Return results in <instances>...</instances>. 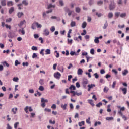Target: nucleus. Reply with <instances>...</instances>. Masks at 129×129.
Returning a JSON list of instances; mask_svg holds the SVG:
<instances>
[{
	"instance_id": "f257e3e1",
	"label": "nucleus",
	"mask_w": 129,
	"mask_h": 129,
	"mask_svg": "<svg viewBox=\"0 0 129 129\" xmlns=\"http://www.w3.org/2000/svg\"><path fill=\"white\" fill-rule=\"evenodd\" d=\"M64 11H65V15H66V14H67L68 13V16H69V17H70V16H71V15H72V13H74V11L73 10H70V9L69 8H68V7H64Z\"/></svg>"
},
{
	"instance_id": "f03ea898",
	"label": "nucleus",
	"mask_w": 129,
	"mask_h": 129,
	"mask_svg": "<svg viewBox=\"0 0 129 129\" xmlns=\"http://www.w3.org/2000/svg\"><path fill=\"white\" fill-rule=\"evenodd\" d=\"M28 109H29V111H28ZM24 111H25L26 113H28L29 111H30V112H32V111H33V109L32 108V107H29L27 106L24 108Z\"/></svg>"
},
{
	"instance_id": "7ed1b4c3",
	"label": "nucleus",
	"mask_w": 129,
	"mask_h": 129,
	"mask_svg": "<svg viewBox=\"0 0 129 129\" xmlns=\"http://www.w3.org/2000/svg\"><path fill=\"white\" fill-rule=\"evenodd\" d=\"M54 77L56 79H60V78L61 77V74L59 72L55 73L54 74Z\"/></svg>"
},
{
	"instance_id": "20e7f679",
	"label": "nucleus",
	"mask_w": 129,
	"mask_h": 129,
	"mask_svg": "<svg viewBox=\"0 0 129 129\" xmlns=\"http://www.w3.org/2000/svg\"><path fill=\"white\" fill-rule=\"evenodd\" d=\"M120 90H121V91L123 93V94H124V95H125V94H126V93H127V88L121 87V88H120Z\"/></svg>"
},
{
	"instance_id": "39448f33",
	"label": "nucleus",
	"mask_w": 129,
	"mask_h": 129,
	"mask_svg": "<svg viewBox=\"0 0 129 129\" xmlns=\"http://www.w3.org/2000/svg\"><path fill=\"white\" fill-rule=\"evenodd\" d=\"M43 34L45 36H49L50 35V31L48 29H45L43 31Z\"/></svg>"
},
{
	"instance_id": "423d86ee",
	"label": "nucleus",
	"mask_w": 129,
	"mask_h": 129,
	"mask_svg": "<svg viewBox=\"0 0 129 129\" xmlns=\"http://www.w3.org/2000/svg\"><path fill=\"white\" fill-rule=\"evenodd\" d=\"M83 85L84 87H86V85L88 84V80L86 79H84L83 80Z\"/></svg>"
},
{
	"instance_id": "0eeeda50",
	"label": "nucleus",
	"mask_w": 129,
	"mask_h": 129,
	"mask_svg": "<svg viewBox=\"0 0 129 129\" xmlns=\"http://www.w3.org/2000/svg\"><path fill=\"white\" fill-rule=\"evenodd\" d=\"M69 89L71 91H74V90H76V87L73 85H71L69 87Z\"/></svg>"
},
{
	"instance_id": "6e6552de",
	"label": "nucleus",
	"mask_w": 129,
	"mask_h": 129,
	"mask_svg": "<svg viewBox=\"0 0 129 129\" xmlns=\"http://www.w3.org/2000/svg\"><path fill=\"white\" fill-rule=\"evenodd\" d=\"M11 111L13 113V114H16L17 111H18V108L15 107L11 109Z\"/></svg>"
},
{
	"instance_id": "1a4fd4ad",
	"label": "nucleus",
	"mask_w": 129,
	"mask_h": 129,
	"mask_svg": "<svg viewBox=\"0 0 129 129\" xmlns=\"http://www.w3.org/2000/svg\"><path fill=\"white\" fill-rule=\"evenodd\" d=\"M94 42L95 44H99V38L98 37H95Z\"/></svg>"
},
{
	"instance_id": "9d476101",
	"label": "nucleus",
	"mask_w": 129,
	"mask_h": 129,
	"mask_svg": "<svg viewBox=\"0 0 129 129\" xmlns=\"http://www.w3.org/2000/svg\"><path fill=\"white\" fill-rule=\"evenodd\" d=\"M21 4L24 6H28V5H29V2H28V0H23Z\"/></svg>"
},
{
	"instance_id": "9b49d317",
	"label": "nucleus",
	"mask_w": 129,
	"mask_h": 129,
	"mask_svg": "<svg viewBox=\"0 0 129 129\" xmlns=\"http://www.w3.org/2000/svg\"><path fill=\"white\" fill-rule=\"evenodd\" d=\"M71 56H78V55H79V53H76V52H75V51H71L70 53Z\"/></svg>"
},
{
	"instance_id": "f8f14e48",
	"label": "nucleus",
	"mask_w": 129,
	"mask_h": 129,
	"mask_svg": "<svg viewBox=\"0 0 129 129\" xmlns=\"http://www.w3.org/2000/svg\"><path fill=\"white\" fill-rule=\"evenodd\" d=\"M82 73H83V71L81 69H79L77 71L78 75H82Z\"/></svg>"
},
{
	"instance_id": "ddd939ff",
	"label": "nucleus",
	"mask_w": 129,
	"mask_h": 129,
	"mask_svg": "<svg viewBox=\"0 0 129 129\" xmlns=\"http://www.w3.org/2000/svg\"><path fill=\"white\" fill-rule=\"evenodd\" d=\"M61 107L63 109V110H66V109H67V104H62L61 105Z\"/></svg>"
},
{
	"instance_id": "4468645a",
	"label": "nucleus",
	"mask_w": 129,
	"mask_h": 129,
	"mask_svg": "<svg viewBox=\"0 0 129 129\" xmlns=\"http://www.w3.org/2000/svg\"><path fill=\"white\" fill-rule=\"evenodd\" d=\"M1 4L2 6H5L7 5V1L6 0H1Z\"/></svg>"
},
{
	"instance_id": "2eb2a0df",
	"label": "nucleus",
	"mask_w": 129,
	"mask_h": 129,
	"mask_svg": "<svg viewBox=\"0 0 129 129\" xmlns=\"http://www.w3.org/2000/svg\"><path fill=\"white\" fill-rule=\"evenodd\" d=\"M36 22H34L31 25V28L32 30H36Z\"/></svg>"
},
{
	"instance_id": "dca6fc26",
	"label": "nucleus",
	"mask_w": 129,
	"mask_h": 129,
	"mask_svg": "<svg viewBox=\"0 0 129 129\" xmlns=\"http://www.w3.org/2000/svg\"><path fill=\"white\" fill-rule=\"evenodd\" d=\"M70 93L72 94L71 95V97H73V96H75V95H76L77 92L74 91H70Z\"/></svg>"
},
{
	"instance_id": "f3484780",
	"label": "nucleus",
	"mask_w": 129,
	"mask_h": 129,
	"mask_svg": "<svg viewBox=\"0 0 129 129\" xmlns=\"http://www.w3.org/2000/svg\"><path fill=\"white\" fill-rule=\"evenodd\" d=\"M22 16H24V13L23 12H18L17 13L18 18H22Z\"/></svg>"
},
{
	"instance_id": "a211bd4d",
	"label": "nucleus",
	"mask_w": 129,
	"mask_h": 129,
	"mask_svg": "<svg viewBox=\"0 0 129 129\" xmlns=\"http://www.w3.org/2000/svg\"><path fill=\"white\" fill-rule=\"evenodd\" d=\"M2 64H3V66H4V67L6 66V67H9V66H10L9 63H8V62H7V61H6L2 62Z\"/></svg>"
},
{
	"instance_id": "6ab92c4d",
	"label": "nucleus",
	"mask_w": 129,
	"mask_h": 129,
	"mask_svg": "<svg viewBox=\"0 0 129 129\" xmlns=\"http://www.w3.org/2000/svg\"><path fill=\"white\" fill-rule=\"evenodd\" d=\"M71 27H75L76 26V22L75 21H72L70 24Z\"/></svg>"
},
{
	"instance_id": "aec40b11",
	"label": "nucleus",
	"mask_w": 129,
	"mask_h": 129,
	"mask_svg": "<svg viewBox=\"0 0 129 129\" xmlns=\"http://www.w3.org/2000/svg\"><path fill=\"white\" fill-rule=\"evenodd\" d=\"M86 26H87V23L86 22H84L82 24V29H85V28H86Z\"/></svg>"
},
{
	"instance_id": "412c9836",
	"label": "nucleus",
	"mask_w": 129,
	"mask_h": 129,
	"mask_svg": "<svg viewBox=\"0 0 129 129\" xmlns=\"http://www.w3.org/2000/svg\"><path fill=\"white\" fill-rule=\"evenodd\" d=\"M51 54V50L50 49H47L45 50V55H50Z\"/></svg>"
},
{
	"instance_id": "4be33fe9",
	"label": "nucleus",
	"mask_w": 129,
	"mask_h": 129,
	"mask_svg": "<svg viewBox=\"0 0 129 129\" xmlns=\"http://www.w3.org/2000/svg\"><path fill=\"white\" fill-rule=\"evenodd\" d=\"M25 23H26L25 20L21 21L20 23L18 24L19 27H22V26H23V25H24Z\"/></svg>"
},
{
	"instance_id": "5701e85b",
	"label": "nucleus",
	"mask_w": 129,
	"mask_h": 129,
	"mask_svg": "<svg viewBox=\"0 0 129 129\" xmlns=\"http://www.w3.org/2000/svg\"><path fill=\"white\" fill-rule=\"evenodd\" d=\"M13 5H14V3L13 2V1H10L7 2V6H8L9 7L11 6H13Z\"/></svg>"
},
{
	"instance_id": "b1692460",
	"label": "nucleus",
	"mask_w": 129,
	"mask_h": 129,
	"mask_svg": "<svg viewBox=\"0 0 129 129\" xmlns=\"http://www.w3.org/2000/svg\"><path fill=\"white\" fill-rule=\"evenodd\" d=\"M101 125V122L100 121H96L94 123V126L96 127L98 125Z\"/></svg>"
},
{
	"instance_id": "393cba45",
	"label": "nucleus",
	"mask_w": 129,
	"mask_h": 129,
	"mask_svg": "<svg viewBox=\"0 0 129 129\" xmlns=\"http://www.w3.org/2000/svg\"><path fill=\"white\" fill-rule=\"evenodd\" d=\"M122 73L123 76H125V75L128 73V71H127V70H124V71L122 72Z\"/></svg>"
},
{
	"instance_id": "a878e982",
	"label": "nucleus",
	"mask_w": 129,
	"mask_h": 129,
	"mask_svg": "<svg viewBox=\"0 0 129 129\" xmlns=\"http://www.w3.org/2000/svg\"><path fill=\"white\" fill-rule=\"evenodd\" d=\"M78 124H79V126H82V125H84L85 124V122H84V121L79 122L78 123Z\"/></svg>"
},
{
	"instance_id": "bb28decb",
	"label": "nucleus",
	"mask_w": 129,
	"mask_h": 129,
	"mask_svg": "<svg viewBox=\"0 0 129 129\" xmlns=\"http://www.w3.org/2000/svg\"><path fill=\"white\" fill-rule=\"evenodd\" d=\"M119 16H120V12H116L115 13V19H117V18H118V17H119Z\"/></svg>"
},
{
	"instance_id": "cd10ccee",
	"label": "nucleus",
	"mask_w": 129,
	"mask_h": 129,
	"mask_svg": "<svg viewBox=\"0 0 129 129\" xmlns=\"http://www.w3.org/2000/svg\"><path fill=\"white\" fill-rule=\"evenodd\" d=\"M17 7H18V10H22L23 8V4H22V3L19 4L17 5Z\"/></svg>"
},
{
	"instance_id": "c85d7f7f",
	"label": "nucleus",
	"mask_w": 129,
	"mask_h": 129,
	"mask_svg": "<svg viewBox=\"0 0 129 129\" xmlns=\"http://www.w3.org/2000/svg\"><path fill=\"white\" fill-rule=\"evenodd\" d=\"M88 102L92 105V106H94V103H93V100H88Z\"/></svg>"
},
{
	"instance_id": "c756f323",
	"label": "nucleus",
	"mask_w": 129,
	"mask_h": 129,
	"mask_svg": "<svg viewBox=\"0 0 129 129\" xmlns=\"http://www.w3.org/2000/svg\"><path fill=\"white\" fill-rule=\"evenodd\" d=\"M120 17L121 18H125V17H126V13H123L120 14Z\"/></svg>"
},
{
	"instance_id": "7c9ffc66",
	"label": "nucleus",
	"mask_w": 129,
	"mask_h": 129,
	"mask_svg": "<svg viewBox=\"0 0 129 129\" xmlns=\"http://www.w3.org/2000/svg\"><path fill=\"white\" fill-rule=\"evenodd\" d=\"M18 65H21V62L19 61L18 60H16L15 61V66H18Z\"/></svg>"
},
{
	"instance_id": "2f4dec72",
	"label": "nucleus",
	"mask_w": 129,
	"mask_h": 129,
	"mask_svg": "<svg viewBox=\"0 0 129 129\" xmlns=\"http://www.w3.org/2000/svg\"><path fill=\"white\" fill-rule=\"evenodd\" d=\"M88 88H90L91 89V88H93V87H95V85L93 84H91V85H88Z\"/></svg>"
},
{
	"instance_id": "473e14b6",
	"label": "nucleus",
	"mask_w": 129,
	"mask_h": 129,
	"mask_svg": "<svg viewBox=\"0 0 129 129\" xmlns=\"http://www.w3.org/2000/svg\"><path fill=\"white\" fill-rule=\"evenodd\" d=\"M113 120V117H106V120H107L108 121H111V120Z\"/></svg>"
},
{
	"instance_id": "72a5a7b5",
	"label": "nucleus",
	"mask_w": 129,
	"mask_h": 129,
	"mask_svg": "<svg viewBox=\"0 0 129 129\" xmlns=\"http://www.w3.org/2000/svg\"><path fill=\"white\" fill-rule=\"evenodd\" d=\"M86 123H88V124H91V122H90V117H89L86 120Z\"/></svg>"
},
{
	"instance_id": "f704fd0d",
	"label": "nucleus",
	"mask_w": 129,
	"mask_h": 129,
	"mask_svg": "<svg viewBox=\"0 0 129 129\" xmlns=\"http://www.w3.org/2000/svg\"><path fill=\"white\" fill-rule=\"evenodd\" d=\"M38 89L40 91H44L45 88H44V87L43 86H40Z\"/></svg>"
},
{
	"instance_id": "c9c22d12",
	"label": "nucleus",
	"mask_w": 129,
	"mask_h": 129,
	"mask_svg": "<svg viewBox=\"0 0 129 129\" xmlns=\"http://www.w3.org/2000/svg\"><path fill=\"white\" fill-rule=\"evenodd\" d=\"M35 58H38V55L36 53H34L32 55V59H35Z\"/></svg>"
},
{
	"instance_id": "e433bc0d",
	"label": "nucleus",
	"mask_w": 129,
	"mask_h": 129,
	"mask_svg": "<svg viewBox=\"0 0 129 129\" xmlns=\"http://www.w3.org/2000/svg\"><path fill=\"white\" fill-rule=\"evenodd\" d=\"M31 49L33 51H38V48L36 46H32Z\"/></svg>"
},
{
	"instance_id": "4c0bfd02",
	"label": "nucleus",
	"mask_w": 129,
	"mask_h": 129,
	"mask_svg": "<svg viewBox=\"0 0 129 129\" xmlns=\"http://www.w3.org/2000/svg\"><path fill=\"white\" fill-rule=\"evenodd\" d=\"M19 81V78L18 77H14L13 79V81H14V82H18Z\"/></svg>"
},
{
	"instance_id": "58836bf2",
	"label": "nucleus",
	"mask_w": 129,
	"mask_h": 129,
	"mask_svg": "<svg viewBox=\"0 0 129 129\" xmlns=\"http://www.w3.org/2000/svg\"><path fill=\"white\" fill-rule=\"evenodd\" d=\"M55 30H56L55 26H52L50 28V31L52 32V33H54V32H55Z\"/></svg>"
},
{
	"instance_id": "ea45409f",
	"label": "nucleus",
	"mask_w": 129,
	"mask_h": 129,
	"mask_svg": "<svg viewBox=\"0 0 129 129\" xmlns=\"http://www.w3.org/2000/svg\"><path fill=\"white\" fill-rule=\"evenodd\" d=\"M113 16V14H112V13H109L108 15V17L109 19H111V18H112Z\"/></svg>"
},
{
	"instance_id": "a19ab883",
	"label": "nucleus",
	"mask_w": 129,
	"mask_h": 129,
	"mask_svg": "<svg viewBox=\"0 0 129 129\" xmlns=\"http://www.w3.org/2000/svg\"><path fill=\"white\" fill-rule=\"evenodd\" d=\"M13 12H14V7H11L9 10V14H12Z\"/></svg>"
},
{
	"instance_id": "79ce46f5",
	"label": "nucleus",
	"mask_w": 129,
	"mask_h": 129,
	"mask_svg": "<svg viewBox=\"0 0 129 129\" xmlns=\"http://www.w3.org/2000/svg\"><path fill=\"white\" fill-rule=\"evenodd\" d=\"M107 111L108 112H111V109H110V105H108Z\"/></svg>"
},
{
	"instance_id": "37998d69",
	"label": "nucleus",
	"mask_w": 129,
	"mask_h": 129,
	"mask_svg": "<svg viewBox=\"0 0 129 129\" xmlns=\"http://www.w3.org/2000/svg\"><path fill=\"white\" fill-rule=\"evenodd\" d=\"M51 8H55V5H52V4L48 5V9H51Z\"/></svg>"
},
{
	"instance_id": "c03bdc74",
	"label": "nucleus",
	"mask_w": 129,
	"mask_h": 129,
	"mask_svg": "<svg viewBox=\"0 0 129 129\" xmlns=\"http://www.w3.org/2000/svg\"><path fill=\"white\" fill-rule=\"evenodd\" d=\"M51 108H52V109H56V108H57V106L56 105V104H53L51 106Z\"/></svg>"
},
{
	"instance_id": "a18cd8bd",
	"label": "nucleus",
	"mask_w": 129,
	"mask_h": 129,
	"mask_svg": "<svg viewBox=\"0 0 129 129\" xmlns=\"http://www.w3.org/2000/svg\"><path fill=\"white\" fill-rule=\"evenodd\" d=\"M59 71L63 73L64 72V67H61L60 69H58Z\"/></svg>"
},
{
	"instance_id": "49530a36",
	"label": "nucleus",
	"mask_w": 129,
	"mask_h": 129,
	"mask_svg": "<svg viewBox=\"0 0 129 129\" xmlns=\"http://www.w3.org/2000/svg\"><path fill=\"white\" fill-rule=\"evenodd\" d=\"M49 123H50V124H55L56 121L55 120L52 121V119H50L49 120Z\"/></svg>"
},
{
	"instance_id": "de8ad7c7",
	"label": "nucleus",
	"mask_w": 129,
	"mask_h": 129,
	"mask_svg": "<svg viewBox=\"0 0 129 129\" xmlns=\"http://www.w3.org/2000/svg\"><path fill=\"white\" fill-rule=\"evenodd\" d=\"M113 43H116L117 45H120V42H119V41L116 40V39H115L113 40Z\"/></svg>"
},
{
	"instance_id": "09e8293b",
	"label": "nucleus",
	"mask_w": 129,
	"mask_h": 129,
	"mask_svg": "<svg viewBox=\"0 0 129 129\" xmlns=\"http://www.w3.org/2000/svg\"><path fill=\"white\" fill-rule=\"evenodd\" d=\"M81 9L79 7L76 8V13H80Z\"/></svg>"
},
{
	"instance_id": "8fccbe9b",
	"label": "nucleus",
	"mask_w": 129,
	"mask_h": 129,
	"mask_svg": "<svg viewBox=\"0 0 129 129\" xmlns=\"http://www.w3.org/2000/svg\"><path fill=\"white\" fill-rule=\"evenodd\" d=\"M19 124V123L18 122H16L14 124V128L17 129L18 127V125Z\"/></svg>"
},
{
	"instance_id": "3c124183",
	"label": "nucleus",
	"mask_w": 129,
	"mask_h": 129,
	"mask_svg": "<svg viewBox=\"0 0 129 129\" xmlns=\"http://www.w3.org/2000/svg\"><path fill=\"white\" fill-rule=\"evenodd\" d=\"M59 3L61 7H63V6H64V2H63V0H59Z\"/></svg>"
},
{
	"instance_id": "603ef678",
	"label": "nucleus",
	"mask_w": 129,
	"mask_h": 129,
	"mask_svg": "<svg viewBox=\"0 0 129 129\" xmlns=\"http://www.w3.org/2000/svg\"><path fill=\"white\" fill-rule=\"evenodd\" d=\"M6 129H13V127L10 125V124L8 123L7 124V127Z\"/></svg>"
},
{
	"instance_id": "864d4df0",
	"label": "nucleus",
	"mask_w": 129,
	"mask_h": 129,
	"mask_svg": "<svg viewBox=\"0 0 129 129\" xmlns=\"http://www.w3.org/2000/svg\"><path fill=\"white\" fill-rule=\"evenodd\" d=\"M19 32H21V33L22 34V35H25V30H24V29H20L19 30Z\"/></svg>"
},
{
	"instance_id": "5fc2aeb1",
	"label": "nucleus",
	"mask_w": 129,
	"mask_h": 129,
	"mask_svg": "<svg viewBox=\"0 0 129 129\" xmlns=\"http://www.w3.org/2000/svg\"><path fill=\"white\" fill-rule=\"evenodd\" d=\"M90 52V54H91V55H94V49L93 48L91 49Z\"/></svg>"
},
{
	"instance_id": "6e6d98bb",
	"label": "nucleus",
	"mask_w": 129,
	"mask_h": 129,
	"mask_svg": "<svg viewBox=\"0 0 129 129\" xmlns=\"http://www.w3.org/2000/svg\"><path fill=\"white\" fill-rule=\"evenodd\" d=\"M101 106H102V103L101 102H99V103H98L97 104H96V106L97 107H100Z\"/></svg>"
},
{
	"instance_id": "4d7b16f0",
	"label": "nucleus",
	"mask_w": 129,
	"mask_h": 129,
	"mask_svg": "<svg viewBox=\"0 0 129 129\" xmlns=\"http://www.w3.org/2000/svg\"><path fill=\"white\" fill-rule=\"evenodd\" d=\"M36 24L37 28H42V25L39 24L38 22H36Z\"/></svg>"
},
{
	"instance_id": "13d9d810",
	"label": "nucleus",
	"mask_w": 129,
	"mask_h": 129,
	"mask_svg": "<svg viewBox=\"0 0 129 129\" xmlns=\"http://www.w3.org/2000/svg\"><path fill=\"white\" fill-rule=\"evenodd\" d=\"M108 26V24H107V22H106V23L104 24V26L103 27V29H106L107 28V26Z\"/></svg>"
},
{
	"instance_id": "bf43d9fd",
	"label": "nucleus",
	"mask_w": 129,
	"mask_h": 129,
	"mask_svg": "<svg viewBox=\"0 0 129 129\" xmlns=\"http://www.w3.org/2000/svg\"><path fill=\"white\" fill-rule=\"evenodd\" d=\"M44 51H45V49H41V51H40V54H41V55H42V56H44Z\"/></svg>"
},
{
	"instance_id": "052dcab7",
	"label": "nucleus",
	"mask_w": 129,
	"mask_h": 129,
	"mask_svg": "<svg viewBox=\"0 0 129 129\" xmlns=\"http://www.w3.org/2000/svg\"><path fill=\"white\" fill-rule=\"evenodd\" d=\"M22 65L23 66H29V63L28 62H23Z\"/></svg>"
},
{
	"instance_id": "680f3d73",
	"label": "nucleus",
	"mask_w": 129,
	"mask_h": 129,
	"mask_svg": "<svg viewBox=\"0 0 129 129\" xmlns=\"http://www.w3.org/2000/svg\"><path fill=\"white\" fill-rule=\"evenodd\" d=\"M39 83H40V84H41V85H43V84H44V80L40 79L39 80Z\"/></svg>"
},
{
	"instance_id": "e2e57ef3",
	"label": "nucleus",
	"mask_w": 129,
	"mask_h": 129,
	"mask_svg": "<svg viewBox=\"0 0 129 129\" xmlns=\"http://www.w3.org/2000/svg\"><path fill=\"white\" fill-rule=\"evenodd\" d=\"M73 41V40L72 39H68V44H72V42Z\"/></svg>"
},
{
	"instance_id": "0e129e2a",
	"label": "nucleus",
	"mask_w": 129,
	"mask_h": 129,
	"mask_svg": "<svg viewBox=\"0 0 129 129\" xmlns=\"http://www.w3.org/2000/svg\"><path fill=\"white\" fill-rule=\"evenodd\" d=\"M108 88H107V87H105L104 88V92H107V91H108Z\"/></svg>"
},
{
	"instance_id": "69168bd1",
	"label": "nucleus",
	"mask_w": 129,
	"mask_h": 129,
	"mask_svg": "<svg viewBox=\"0 0 129 129\" xmlns=\"http://www.w3.org/2000/svg\"><path fill=\"white\" fill-rule=\"evenodd\" d=\"M5 27L6 29H9V30H11V26L9 25L8 24H5Z\"/></svg>"
},
{
	"instance_id": "338daca9",
	"label": "nucleus",
	"mask_w": 129,
	"mask_h": 129,
	"mask_svg": "<svg viewBox=\"0 0 129 129\" xmlns=\"http://www.w3.org/2000/svg\"><path fill=\"white\" fill-rule=\"evenodd\" d=\"M121 117H122L123 119H124V120H127V117H125V116L124 115H123L122 116H121Z\"/></svg>"
},
{
	"instance_id": "774afa93",
	"label": "nucleus",
	"mask_w": 129,
	"mask_h": 129,
	"mask_svg": "<svg viewBox=\"0 0 129 129\" xmlns=\"http://www.w3.org/2000/svg\"><path fill=\"white\" fill-rule=\"evenodd\" d=\"M34 39H38L39 38V34H34Z\"/></svg>"
}]
</instances>
